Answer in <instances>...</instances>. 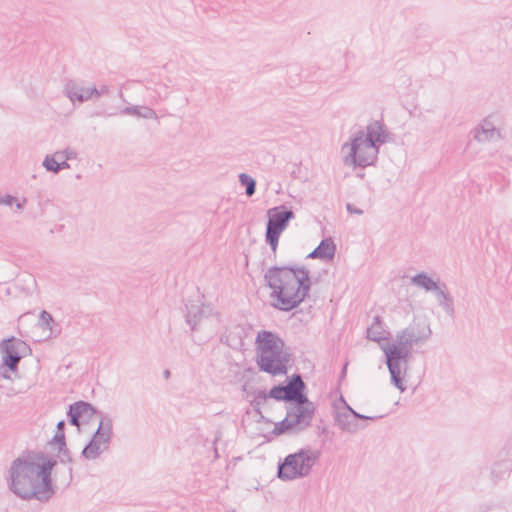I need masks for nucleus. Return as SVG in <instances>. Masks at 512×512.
<instances>
[{"mask_svg":"<svg viewBox=\"0 0 512 512\" xmlns=\"http://www.w3.org/2000/svg\"><path fill=\"white\" fill-rule=\"evenodd\" d=\"M55 461L41 453H29L14 461L11 467V489L24 498L39 496L49 485Z\"/></svg>","mask_w":512,"mask_h":512,"instance_id":"1","label":"nucleus"},{"mask_svg":"<svg viewBox=\"0 0 512 512\" xmlns=\"http://www.w3.org/2000/svg\"><path fill=\"white\" fill-rule=\"evenodd\" d=\"M304 384L299 376H294L290 383L286 386H276L270 390V397L277 400H289L304 402L305 398L302 394Z\"/></svg>","mask_w":512,"mask_h":512,"instance_id":"9","label":"nucleus"},{"mask_svg":"<svg viewBox=\"0 0 512 512\" xmlns=\"http://www.w3.org/2000/svg\"><path fill=\"white\" fill-rule=\"evenodd\" d=\"M62 160L61 163H59L57 160H55L54 157H46L44 160V166L47 170L57 172L63 165H65V161L62 157L59 158Z\"/></svg>","mask_w":512,"mask_h":512,"instance_id":"13","label":"nucleus"},{"mask_svg":"<svg viewBox=\"0 0 512 512\" xmlns=\"http://www.w3.org/2000/svg\"><path fill=\"white\" fill-rule=\"evenodd\" d=\"M240 181L242 185L246 187V193L247 195H252L255 191V181L249 177L248 175L241 174L240 175Z\"/></svg>","mask_w":512,"mask_h":512,"instance_id":"16","label":"nucleus"},{"mask_svg":"<svg viewBox=\"0 0 512 512\" xmlns=\"http://www.w3.org/2000/svg\"><path fill=\"white\" fill-rule=\"evenodd\" d=\"M292 217L291 211L282 208H274L268 211V225L266 237L272 250L275 251L278 245L280 234L285 230L288 221Z\"/></svg>","mask_w":512,"mask_h":512,"instance_id":"5","label":"nucleus"},{"mask_svg":"<svg viewBox=\"0 0 512 512\" xmlns=\"http://www.w3.org/2000/svg\"><path fill=\"white\" fill-rule=\"evenodd\" d=\"M368 338L373 341L380 342L384 339V330L382 324L377 321L371 325V327L367 331Z\"/></svg>","mask_w":512,"mask_h":512,"instance_id":"12","label":"nucleus"},{"mask_svg":"<svg viewBox=\"0 0 512 512\" xmlns=\"http://www.w3.org/2000/svg\"><path fill=\"white\" fill-rule=\"evenodd\" d=\"M309 470L308 458L303 453L288 456L279 467V477L294 479L306 474Z\"/></svg>","mask_w":512,"mask_h":512,"instance_id":"7","label":"nucleus"},{"mask_svg":"<svg viewBox=\"0 0 512 512\" xmlns=\"http://www.w3.org/2000/svg\"><path fill=\"white\" fill-rule=\"evenodd\" d=\"M71 422L78 428H97L92 441L85 447L83 454L87 458H93L98 453L100 446L108 441V433L100 426V418L96 411L87 403H77L70 408Z\"/></svg>","mask_w":512,"mask_h":512,"instance_id":"4","label":"nucleus"},{"mask_svg":"<svg viewBox=\"0 0 512 512\" xmlns=\"http://www.w3.org/2000/svg\"><path fill=\"white\" fill-rule=\"evenodd\" d=\"M363 135V140H370L374 146L377 143L385 141V135L382 125L378 122L370 124L367 128V134Z\"/></svg>","mask_w":512,"mask_h":512,"instance_id":"11","label":"nucleus"},{"mask_svg":"<svg viewBox=\"0 0 512 512\" xmlns=\"http://www.w3.org/2000/svg\"><path fill=\"white\" fill-rule=\"evenodd\" d=\"M384 351L386 353L389 364L392 360L398 359L402 356L401 350H399L395 345L384 347Z\"/></svg>","mask_w":512,"mask_h":512,"instance_id":"15","label":"nucleus"},{"mask_svg":"<svg viewBox=\"0 0 512 512\" xmlns=\"http://www.w3.org/2000/svg\"><path fill=\"white\" fill-rule=\"evenodd\" d=\"M4 365L11 370H15L20 359L27 353V345L18 339L10 338L3 341L0 345Z\"/></svg>","mask_w":512,"mask_h":512,"instance_id":"8","label":"nucleus"},{"mask_svg":"<svg viewBox=\"0 0 512 512\" xmlns=\"http://www.w3.org/2000/svg\"><path fill=\"white\" fill-rule=\"evenodd\" d=\"M349 150L354 163L360 166L372 164L377 155V147L370 140H363V135L352 140Z\"/></svg>","mask_w":512,"mask_h":512,"instance_id":"6","label":"nucleus"},{"mask_svg":"<svg viewBox=\"0 0 512 512\" xmlns=\"http://www.w3.org/2000/svg\"><path fill=\"white\" fill-rule=\"evenodd\" d=\"M413 281L417 285L423 286L427 290L436 288L435 282L425 275H418L413 279Z\"/></svg>","mask_w":512,"mask_h":512,"instance_id":"14","label":"nucleus"},{"mask_svg":"<svg viewBox=\"0 0 512 512\" xmlns=\"http://www.w3.org/2000/svg\"><path fill=\"white\" fill-rule=\"evenodd\" d=\"M268 286L272 290L274 305L282 310H291L308 296L311 279L304 268L277 267L266 274Z\"/></svg>","mask_w":512,"mask_h":512,"instance_id":"2","label":"nucleus"},{"mask_svg":"<svg viewBox=\"0 0 512 512\" xmlns=\"http://www.w3.org/2000/svg\"><path fill=\"white\" fill-rule=\"evenodd\" d=\"M63 426H64V422H63V421H61V422H59V423H58V428H59V429H62V428H63Z\"/></svg>","mask_w":512,"mask_h":512,"instance_id":"18","label":"nucleus"},{"mask_svg":"<svg viewBox=\"0 0 512 512\" xmlns=\"http://www.w3.org/2000/svg\"><path fill=\"white\" fill-rule=\"evenodd\" d=\"M255 344L260 370L272 375L287 373L290 354L281 338L271 332L261 331L256 337Z\"/></svg>","mask_w":512,"mask_h":512,"instance_id":"3","label":"nucleus"},{"mask_svg":"<svg viewBox=\"0 0 512 512\" xmlns=\"http://www.w3.org/2000/svg\"><path fill=\"white\" fill-rule=\"evenodd\" d=\"M293 416L290 414L286 419H285V422H292L290 419L292 418Z\"/></svg>","mask_w":512,"mask_h":512,"instance_id":"17","label":"nucleus"},{"mask_svg":"<svg viewBox=\"0 0 512 512\" xmlns=\"http://www.w3.org/2000/svg\"><path fill=\"white\" fill-rule=\"evenodd\" d=\"M336 253V244L331 238H326L309 254L310 258L330 261Z\"/></svg>","mask_w":512,"mask_h":512,"instance_id":"10","label":"nucleus"}]
</instances>
